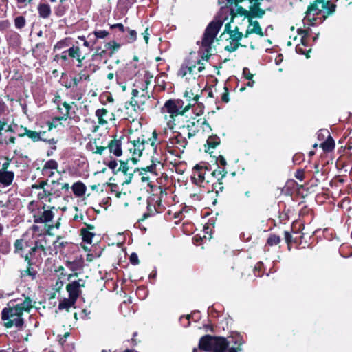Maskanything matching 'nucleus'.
Returning a JSON list of instances; mask_svg holds the SVG:
<instances>
[{
  "label": "nucleus",
  "instance_id": "f257e3e1",
  "mask_svg": "<svg viewBox=\"0 0 352 352\" xmlns=\"http://www.w3.org/2000/svg\"><path fill=\"white\" fill-rule=\"evenodd\" d=\"M157 136L156 130H154L152 132V136L148 139L142 135L136 140L131 141L128 146V151L132 154L131 157L122 160L110 156L109 158L104 160V164L111 170L113 175L111 179L117 182L122 186L131 183L138 168L130 166V163L133 165L138 163V158L142 156V151L146 148V145L150 144L155 151L157 147L156 144Z\"/></svg>",
  "mask_w": 352,
  "mask_h": 352
},
{
  "label": "nucleus",
  "instance_id": "f03ea898",
  "mask_svg": "<svg viewBox=\"0 0 352 352\" xmlns=\"http://www.w3.org/2000/svg\"><path fill=\"white\" fill-rule=\"evenodd\" d=\"M47 240L45 236L38 239L33 234L24 233L14 241V253L22 258L27 256L29 258L41 257L42 254L47 256V252L51 250L50 246L47 247Z\"/></svg>",
  "mask_w": 352,
  "mask_h": 352
},
{
  "label": "nucleus",
  "instance_id": "7ed1b4c3",
  "mask_svg": "<svg viewBox=\"0 0 352 352\" xmlns=\"http://www.w3.org/2000/svg\"><path fill=\"white\" fill-rule=\"evenodd\" d=\"M15 300H11L8 307H4L1 311V320L3 321V326L7 328L15 327L18 330H22L25 326V320L22 314H18L14 305L10 304Z\"/></svg>",
  "mask_w": 352,
  "mask_h": 352
},
{
  "label": "nucleus",
  "instance_id": "20e7f679",
  "mask_svg": "<svg viewBox=\"0 0 352 352\" xmlns=\"http://www.w3.org/2000/svg\"><path fill=\"white\" fill-rule=\"evenodd\" d=\"M212 168L207 162H201L192 168L191 181L192 184L205 187V184L212 182Z\"/></svg>",
  "mask_w": 352,
  "mask_h": 352
},
{
  "label": "nucleus",
  "instance_id": "39448f33",
  "mask_svg": "<svg viewBox=\"0 0 352 352\" xmlns=\"http://www.w3.org/2000/svg\"><path fill=\"white\" fill-rule=\"evenodd\" d=\"M223 21L221 19H214L206 27L201 41L202 46L206 48L208 52L211 50V45L213 43L219 31L222 27Z\"/></svg>",
  "mask_w": 352,
  "mask_h": 352
},
{
  "label": "nucleus",
  "instance_id": "423d86ee",
  "mask_svg": "<svg viewBox=\"0 0 352 352\" xmlns=\"http://www.w3.org/2000/svg\"><path fill=\"white\" fill-rule=\"evenodd\" d=\"M60 61L59 64L62 66H66L70 64L71 60H76L77 62V67L82 66V62L85 58V56L82 55L81 50L78 45H73L67 50H64L60 54Z\"/></svg>",
  "mask_w": 352,
  "mask_h": 352
},
{
  "label": "nucleus",
  "instance_id": "0eeeda50",
  "mask_svg": "<svg viewBox=\"0 0 352 352\" xmlns=\"http://www.w3.org/2000/svg\"><path fill=\"white\" fill-rule=\"evenodd\" d=\"M192 106V104L191 103H186L185 108L179 110L174 99H169L165 102L164 108L166 111L170 114L171 118L170 121L173 122V125L177 126L179 125V117H183L185 113L188 111Z\"/></svg>",
  "mask_w": 352,
  "mask_h": 352
},
{
  "label": "nucleus",
  "instance_id": "6e6552de",
  "mask_svg": "<svg viewBox=\"0 0 352 352\" xmlns=\"http://www.w3.org/2000/svg\"><path fill=\"white\" fill-rule=\"evenodd\" d=\"M204 123H205V118H192L186 120V124H184V121H182L177 126L179 130L184 131L187 130L186 135L188 139H190L199 133Z\"/></svg>",
  "mask_w": 352,
  "mask_h": 352
},
{
  "label": "nucleus",
  "instance_id": "1a4fd4ad",
  "mask_svg": "<svg viewBox=\"0 0 352 352\" xmlns=\"http://www.w3.org/2000/svg\"><path fill=\"white\" fill-rule=\"evenodd\" d=\"M323 1L316 0L308 6L304 21H307L309 26H314L316 24L317 19L315 16L320 14L322 12V8L320 6L322 4Z\"/></svg>",
  "mask_w": 352,
  "mask_h": 352
},
{
  "label": "nucleus",
  "instance_id": "9d476101",
  "mask_svg": "<svg viewBox=\"0 0 352 352\" xmlns=\"http://www.w3.org/2000/svg\"><path fill=\"white\" fill-rule=\"evenodd\" d=\"M24 261L26 263V268L25 270H21L19 271V277L21 280L25 279L27 277L30 278L32 280H35L37 276V271L34 269V260L38 261L42 260L43 256L41 257H30L29 258L28 256H25Z\"/></svg>",
  "mask_w": 352,
  "mask_h": 352
},
{
  "label": "nucleus",
  "instance_id": "9b49d317",
  "mask_svg": "<svg viewBox=\"0 0 352 352\" xmlns=\"http://www.w3.org/2000/svg\"><path fill=\"white\" fill-rule=\"evenodd\" d=\"M124 140L127 141L129 146L131 140L129 141V139L124 135L120 136L119 138H117L116 136H115L113 139L107 142V147H108L110 154H112L116 157L122 156V146Z\"/></svg>",
  "mask_w": 352,
  "mask_h": 352
},
{
  "label": "nucleus",
  "instance_id": "f8f14e48",
  "mask_svg": "<svg viewBox=\"0 0 352 352\" xmlns=\"http://www.w3.org/2000/svg\"><path fill=\"white\" fill-rule=\"evenodd\" d=\"M235 6H236V10L232 8L230 10V22H233L234 18L238 15L244 16L248 19V23H251V19H253L254 18H262L250 6L249 10H247L243 7L238 6V4Z\"/></svg>",
  "mask_w": 352,
  "mask_h": 352
},
{
  "label": "nucleus",
  "instance_id": "ddd939ff",
  "mask_svg": "<svg viewBox=\"0 0 352 352\" xmlns=\"http://www.w3.org/2000/svg\"><path fill=\"white\" fill-rule=\"evenodd\" d=\"M244 0H226L227 6H232L234 4L237 5L240 3H242ZM251 3L250 7L256 12L260 16L263 17L265 14V10L261 8V1L263 0H248Z\"/></svg>",
  "mask_w": 352,
  "mask_h": 352
},
{
  "label": "nucleus",
  "instance_id": "4468645a",
  "mask_svg": "<svg viewBox=\"0 0 352 352\" xmlns=\"http://www.w3.org/2000/svg\"><path fill=\"white\" fill-rule=\"evenodd\" d=\"M35 302L30 296H25L22 302L14 305L16 307L14 309L18 314H22L23 312L30 313L31 309L34 307Z\"/></svg>",
  "mask_w": 352,
  "mask_h": 352
},
{
  "label": "nucleus",
  "instance_id": "2eb2a0df",
  "mask_svg": "<svg viewBox=\"0 0 352 352\" xmlns=\"http://www.w3.org/2000/svg\"><path fill=\"white\" fill-rule=\"evenodd\" d=\"M229 344L230 342L226 338L214 336L211 352H226Z\"/></svg>",
  "mask_w": 352,
  "mask_h": 352
},
{
  "label": "nucleus",
  "instance_id": "dca6fc26",
  "mask_svg": "<svg viewBox=\"0 0 352 352\" xmlns=\"http://www.w3.org/2000/svg\"><path fill=\"white\" fill-rule=\"evenodd\" d=\"M183 131H184L179 130L177 135L170 138L169 140L171 144L176 145L179 150L182 149V151L186 148L188 143L186 137L183 134Z\"/></svg>",
  "mask_w": 352,
  "mask_h": 352
},
{
  "label": "nucleus",
  "instance_id": "f3484780",
  "mask_svg": "<svg viewBox=\"0 0 352 352\" xmlns=\"http://www.w3.org/2000/svg\"><path fill=\"white\" fill-rule=\"evenodd\" d=\"M156 204L155 198L150 197L147 199V207L146 212L144 213L142 217L138 220V221H143L148 217H153L157 214V210H156Z\"/></svg>",
  "mask_w": 352,
  "mask_h": 352
},
{
  "label": "nucleus",
  "instance_id": "a211bd4d",
  "mask_svg": "<svg viewBox=\"0 0 352 352\" xmlns=\"http://www.w3.org/2000/svg\"><path fill=\"white\" fill-rule=\"evenodd\" d=\"M85 228H82L80 230V236L83 242L91 244L95 233L92 232L91 230L95 229V226L92 224L84 223Z\"/></svg>",
  "mask_w": 352,
  "mask_h": 352
},
{
  "label": "nucleus",
  "instance_id": "6ab92c4d",
  "mask_svg": "<svg viewBox=\"0 0 352 352\" xmlns=\"http://www.w3.org/2000/svg\"><path fill=\"white\" fill-rule=\"evenodd\" d=\"M196 67L195 62H192L190 59H186L181 65L178 70L177 75L181 77H184L189 74H193V69Z\"/></svg>",
  "mask_w": 352,
  "mask_h": 352
},
{
  "label": "nucleus",
  "instance_id": "aec40b11",
  "mask_svg": "<svg viewBox=\"0 0 352 352\" xmlns=\"http://www.w3.org/2000/svg\"><path fill=\"white\" fill-rule=\"evenodd\" d=\"M96 116L98 118V122L100 125H104L108 123V120H112L113 113H109V111L104 108L98 109L96 111Z\"/></svg>",
  "mask_w": 352,
  "mask_h": 352
},
{
  "label": "nucleus",
  "instance_id": "412c9836",
  "mask_svg": "<svg viewBox=\"0 0 352 352\" xmlns=\"http://www.w3.org/2000/svg\"><path fill=\"white\" fill-rule=\"evenodd\" d=\"M66 290L68 292L69 296L76 301L82 293L78 282L72 281L68 283L66 285Z\"/></svg>",
  "mask_w": 352,
  "mask_h": 352
},
{
  "label": "nucleus",
  "instance_id": "4be33fe9",
  "mask_svg": "<svg viewBox=\"0 0 352 352\" xmlns=\"http://www.w3.org/2000/svg\"><path fill=\"white\" fill-rule=\"evenodd\" d=\"M14 179V173L13 171H0V187L6 188L10 186L12 184Z\"/></svg>",
  "mask_w": 352,
  "mask_h": 352
},
{
  "label": "nucleus",
  "instance_id": "5701e85b",
  "mask_svg": "<svg viewBox=\"0 0 352 352\" xmlns=\"http://www.w3.org/2000/svg\"><path fill=\"white\" fill-rule=\"evenodd\" d=\"M214 338V336L210 335H206L201 337L199 343V349L206 352H211Z\"/></svg>",
  "mask_w": 352,
  "mask_h": 352
},
{
  "label": "nucleus",
  "instance_id": "b1692460",
  "mask_svg": "<svg viewBox=\"0 0 352 352\" xmlns=\"http://www.w3.org/2000/svg\"><path fill=\"white\" fill-rule=\"evenodd\" d=\"M54 214L51 210H44L41 214L34 215V222L36 223H47L54 218Z\"/></svg>",
  "mask_w": 352,
  "mask_h": 352
},
{
  "label": "nucleus",
  "instance_id": "393cba45",
  "mask_svg": "<svg viewBox=\"0 0 352 352\" xmlns=\"http://www.w3.org/2000/svg\"><path fill=\"white\" fill-rule=\"evenodd\" d=\"M100 139L99 138H95L93 140V144L95 145L96 150L94 149L91 142L87 145V148L90 147L89 149L94 154H97L102 155L104 153V151L108 149V147H107V142H104L102 141L100 144Z\"/></svg>",
  "mask_w": 352,
  "mask_h": 352
},
{
  "label": "nucleus",
  "instance_id": "a878e982",
  "mask_svg": "<svg viewBox=\"0 0 352 352\" xmlns=\"http://www.w3.org/2000/svg\"><path fill=\"white\" fill-rule=\"evenodd\" d=\"M64 236L58 235L56 236V240L53 242L54 250L56 254L58 252L63 253L65 248L69 245V242L65 241L63 239Z\"/></svg>",
  "mask_w": 352,
  "mask_h": 352
},
{
  "label": "nucleus",
  "instance_id": "bb28decb",
  "mask_svg": "<svg viewBox=\"0 0 352 352\" xmlns=\"http://www.w3.org/2000/svg\"><path fill=\"white\" fill-rule=\"evenodd\" d=\"M21 128L24 130V132L23 133H19L18 135L19 137L23 138L24 136H28L34 142H39L41 140L40 133L38 132L32 131L28 129L27 127H23V126H21Z\"/></svg>",
  "mask_w": 352,
  "mask_h": 352
},
{
  "label": "nucleus",
  "instance_id": "cd10ccee",
  "mask_svg": "<svg viewBox=\"0 0 352 352\" xmlns=\"http://www.w3.org/2000/svg\"><path fill=\"white\" fill-rule=\"evenodd\" d=\"M335 141L332 136H329L328 139H325V140L320 144V147L325 153L332 152L335 148Z\"/></svg>",
  "mask_w": 352,
  "mask_h": 352
},
{
  "label": "nucleus",
  "instance_id": "c85d7f7f",
  "mask_svg": "<svg viewBox=\"0 0 352 352\" xmlns=\"http://www.w3.org/2000/svg\"><path fill=\"white\" fill-rule=\"evenodd\" d=\"M72 189L76 197H82L85 194L87 187L84 183L79 181L72 185Z\"/></svg>",
  "mask_w": 352,
  "mask_h": 352
},
{
  "label": "nucleus",
  "instance_id": "c756f323",
  "mask_svg": "<svg viewBox=\"0 0 352 352\" xmlns=\"http://www.w3.org/2000/svg\"><path fill=\"white\" fill-rule=\"evenodd\" d=\"M76 302V300L69 296L68 298H63L59 302L58 309L60 311L66 310L67 311H69L71 307H75Z\"/></svg>",
  "mask_w": 352,
  "mask_h": 352
},
{
  "label": "nucleus",
  "instance_id": "7c9ffc66",
  "mask_svg": "<svg viewBox=\"0 0 352 352\" xmlns=\"http://www.w3.org/2000/svg\"><path fill=\"white\" fill-rule=\"evenodd\" d=\"M320 7L322 8V11L326 13V15L323 16L324 19H326L327 16L335 12L336 5L329 1L324 0Z\"/></svg>",
  "mask_w": 352,
  "mask_h": 352
},
{
  "label": "nucleus",
  "instance_id": "2f4dec72",
  "mask_svg": "<svg viewBox=\"0 0 352 352\" xmlns=\"http://www.w3.org/2000/svg\"><path fill=\"white\" fill-rule=\"evenodd\" d=\"M152 78H153V76H151L149 74V73L147 72L144 74V76L143 78L142 79V80L138 82V83H140L141 85H137V87L140 90H142V91L146 92V94H148V92H147L148 87L151 84V82L152 81Z\"/></svg>",
  "mask_w": 352,
  "mask_h": 352
},
{
  "label": "nucleus",
  "instance_id": "473e14b6",
  "mask_svg": "<svg viewBox=\"0 0 352 352\" xmlns=\"http://www.w3.org/2000/svg\"><path fill=\"white\" fill-rule=\"evenodd\" d=\"M38 12L40 17L47 19L51 15V8L47 3H39L38 6Z\"/></svg>",
  "mask_w": 352,
  "mask_h": 352
},
{
  "label": "nucleus",
  "instance_id": "72a5a7b5",
  "mask_svg": "<svg viewBox=\"0 0 352 352\" xmlns=\"http://www.w3.org/2000/svg\"><path fill=\"white\" fill-rule=\"evenodd\" d=\"M227 171L225 168H219L216 169H212V171L210 174H212V182H219L222 181V179L226 177L227 174Z\"/></svg>",
  "mask_w": 352,
  "mask_h": 352
},
{
  "label": "nucleus",
  "instance_id": "f704fd0d",
  "mask_svg": "<svg viewBox=\"0 0 352 352\" xmlns=\"http://www.w3.org/2000/svg\"><path fill=\"white\" fill-rule=\"evenodd\" d=\"M184 97L186 98L187 103L197 102L200 96L197 93H195L192 89H187L184 94Z\"/></svg>",
  "mask_w": 352,
  "mask_h": 352
},
{
  "label": "nucleus",
  "instance_id": "c9c22d12",
  "mask_svg": "<svg viewBox=\"0 0 352 352\" xmlns=\"http://www.w3.org/2000/svg\"><path fill=\"white\" fill-rule=\"evenodd\" d=\"M221 143V140L219 136L217 135H212L208 137L206 141V145L208 146V149L206 150V152H208L210 148H215L217 146H219Z\"/></svg>",
  "mask_w": 352,
  "mask_h": 352
},
{
  "label": "nucleus",
  "instance_id": "e433bc0d",
  "mask_svg": "<svg viewBox=\"0 0 352 352\" xmlns=\"http://www.w3.org/2000/svg\"><path fill=\"white\" fill-rule=\"evenodd\" d=\"M284 239L287 245V248L290 251L293 245L296 246L298 239L294 238V235L289 231H284Z\"/></svg>",
  "mask_w": 352,
  "mask_h": 352
},
{
  "label": "nucleus",
  "instance_id": "4c0bfd02",
  "mask_svg": "<svg viewBox=\"0 0 352 352\" xmlns=\"http://www.w3.org/2000/svg\"><path fill=\"white\" fill-rule=\"evenodd\" d=\"M92 34L95 36V38L92 41L93 45H94L99 38H104L108 36L109 32L105 30H96L93 32L89 33L88 37H90Z\"/></svg>",
  "mask_w": 352,
  "mask_h": 352
},
{
  "label": "nucleus",
  "instance_id": "58836bf2",
  "mask_svg": "<svg viewBox=\"0 0 352 352\" xmlns=\"http://www.w3.org/2000/svg\"><path fill=\"white\" fill-rule=\"evenodd\" d=\"M137 171H142L146 173V174L149 173L153 175L155 177L158 175L157 173V166L153 160H151V164L146 167L138 168Z\"/></svg>",
  "mask_w": 352,
  "mask_h": 352
},
{
  "label": "nucleus",
  "instance_id": "ea45409f",
  "mask_svg": "<svg viewBox=\"0 0 352 352\" xmlns=\"http://www.w3.org/2000/svg\"><path fill=\"white\" fill-rule=\"evenodd\" d=\"M70 40L71 38L69 37H65L60 41H58L53 47V51L56 52L58 50H60L65 47H68L70 46Z\"/></svg>",
  "mask_w": 352,
  "mask_h": 352
},
{
  "label": "nucleus",
  "instance_id": "a19ab883",
  "mask_svg": "<svg viewBox=\"0 0 352 352\" xmlns=\"http://www.w3.org/2000/svg\"><path fill=\"white\" fill-rule=\"evenodd\" d=\"M230 340L229 341L230 343H232L234 345H236V348H241V346L244 343V340L243 339L242 336L239 333H234L230 337Z\"/></svg>",
  "mask_w": 352,
  "mask_h": 352
},
{
  "label": "nucleus",
  "instance_id": "79ce46f5",
  "mask_svg": "<svg viewBox=\"0 0 352 352\" xmlns=\"http://www.w3.org/2000/svg\"><path fill=\"white\" fill-rule=\"evenodd\" d=\"M10 242L7 239H0V253L3 254H8L10 252Z\"/></svg>",
  "mask_w": 352,
  "mask_h": 352
},
{
  "label": "nucleus",
  "instance_id": "37998d69",
  "mask_svg": "<svg viewBox=\"0 0 352 352\" xmlns=\"http://www.w3.org/2000/svg\"><path fill=\"white\" fill-rule=\"evenodd\" d=\"M104 47L107 50H111L109 54V56L111 57L113 56L115 52L121 47V45L117 43L116 41L113 40L106 43Z\"/></svg>",
  "mask_w": 352,
  "mask_h": 352
},
{
  "label": "nucleus",
  "instance_id": "c03bdc74",
  "mask_svg": "<svg viewBox=\"0 0 352 352\" xmlns=\"http://www.w3.org/2000/svg\"><path fill=\"white\" fill-rule=\"evenodd\" d=\"M296 227V225H294L292 227V230H294V228ZM293 235L294 238H297L298 243H296V247L300 246L302 248H305L307 246L309 245V242L308 240H305V241H301L300 238V231H293Z\"/></svg>",
  "mask_w": 352,
  "mask_h": 352
},
{
  "label": "nucleus",
  "instance_id": "a18cd8bd",
  "mask_svg": "<svg viewBox=\"0 0 352 352\" xmlns=\"http://www.w3.org/2000/svg\"><path fill=\"white\" fill-rule=\"evenodd\" d=\"M280 241L281 239L280 236L274 233H271L267 239L266 245L271 247L277 245L280 243Z\"/></svg>",
  "mask_w": 352,
  "mask_h": 352
},
{
  "label": "nucleus",
  "instance_id": "49530a36",
  "mask_svg": "<svg viewBox=\"0 0 352 352\" xmlns=\"http://www.w3.org/2000/svg\"><path fill=\"white\" fill-rule=\"evenodd\" d=\"M58 166V162L54 160H50L47 162H45L44 164L43 168H42V173L43 175L47 174V170L48 169L50 170H57Z\"/></svg>",
  "mask_w": 352,
  "mask_h": 352
},
{
  "label": "nucleus",
  "instance_id": "de8ad7c7",
  "mask_svg": "<svg viewBox=\"0 0 352 352\" xmlns=\"http://www.w3.org/2000/svg\"><path fill=\"white\" fill-rule=\"evenodd\" d=\"M239 47L245 48L247 46L245 45L241 44L240 42L238 41H230V44L226 45L224 47V50L229 52H235Z\"/></svg>",
  "mask_w": 352,
  "mask_h": 352
},
{
  "label": "nucleus",
  "instance_id": "09e8293b",
  "mask_svg": "<svg viewBox=\"0 0 352 352\" xmlns=\"http://www.w3.org/2000/svg\"><path fill=\"white\" fill-rule=\"evenodd\" d=\"M249 25H253V28L251 29L254 34L261 37L264 36V33L258 21H253V19H251V23H249Z\"/></svg>",
  "mask_w": 352,
  "mask_h": 352
},
{
  "label": "nucleus",
  "instance_id": "8fccbe9b",
  "mask_svg": "<svg viewBox=\"0 0 352 352\" xmlns=\"http://www.w3.org/2000/svg\"><path fill=\"white\" fill-rule=\"evenodd\" d=\"M232 32V33H230L229 34V36H230V38L232 41L239 42L241 40V38L243 37V34L241 32L239 31V28L238 26H236Z\"/></svg>",
  "mask_w": 352,
  "mask_h": 352
},
{
  "label": "nucleus",
  "instance_id": "3c124183",
  "mask_svg": "<svg viewBox=\"0 0 352 352\" xmlns=\"http://www.w3.org/2000/svg\"><path fill=\"white\" fill-rule=\"evenodd\" d=\"M296 52L297 54L305 55L307 58H309L310 57L309 54L311 52V47H305V46L298 44L296 46Z\"/></svg>",
  "mask_w": 352,
  "mask_h": 352
},
{
  "label": "nucleus",
  "instance_id": "603ef678",
  "mask_svg": "<svg viewBox=\"0 0 352 352\" xmlns=\"http://www.w3.org/2000/svg\"><path fill=\"white\" fill-rule=\"evenodd\" d=\"M62 105L65 107V113L61 112L63 116H56V118L55 120H63L65 121V120H67V118H70L69 117V112H70V110L72 109V107L67 102H63Z\"/></svg>",
  "mask_w": 352,
  "mask_h": 352
},
{
  "label": "nucleus",
  "instance_id": "864d4df0",
  "mask_svg": "<svg viewBox=\"0 0 352 352\" xmlns=\"http://www.w3.org/2000/svg\"><path fill=\"white\" fill-rule=\"evenodd\" d=\"M14 26L16 29L21 30L26 25V19L23 16H18L14 19Z\"/></svg>",
  "mask_w": 352,
  "mask_h": 352
},
{
  "label": "nucleus",
  "instance_id": "5fc2aeb1",
  "mask_svg": "<svg viewBox=\"0 0 352 352\" xmlns=\"http://www.w3.org/2000/svg\"><path fill=\"white\" fill-rule=\"evenodd\" d=\"M127 35L126 36V40L128 43H133L137 39V32L134 30H131L129 28H126Z\"/></svg>",
  "mask_w": 352,
  "mask_h": 352
},
{
  "label": "nucleus",
  "instance_id": "6e6d98bb",
  "mask_svg": "<svg viewBox=\"0 0 352 352\" xmlns=\"http://www.w3.org/2000/svg\"><path fill=\"white\" fill-rule=\"evenodd\" d=\"M64 1L65 0H60V3L58 6H56L54 9L55 14L57 16H59V17L62 16L66 13L67 8H66L65 6H64L63 4Z\"/></svg>",
  "mask_w": 352,
  "mask_h": 352
},
{
  "label": "nucleus",
  "instance_id": "4d7b16f0",
  "mask_svg": "<svg viewBox=\"0 0 352 352\" xmlns=\"http://www.w3.org/2000/svg\"><path fill=\"white\" fill-rule=\"evenodd\" d=\"M53 195L54 192H52V190L43 189V190H41V191L37 193L36 197L38 200H43L44 199H46L47 197H50Z\"/></svg>",
  "mask_w": 352,
  "mask_h": 352
},
{
  "label": "nucleus",
  "instance_id": "13d9d810",
  "mask_svg": "<svg viewBox=\"0 0 352 352\" xmlns=\"http://www.w3.org/2000/svg\"><path fill=\"white\" fill-rule=\"evenodd\" d=\"M47 179L38 180L36 183L31 186V188L33 190L35 189L43 190V189H45V186L47 185Z\"/></svg>",
  "mask_w": 352,
  "mask_h": 352
},
{
  "label": "nucleus",
  "instance_id": "bf43d9fd",
  "mask_svg": "<svg viewBox=\"0 0 352 352\" xmlns=\"http://www.w3.org/2000/svg\"><path fill=\"white\" fill-rule=\"evenodd\" d=\"M298 231H300V238L301 241H305V240H309L311 239V235L309 233L305 232V226L302 223L298 224Z\"/></svg>",
  "mask_w": 352,
  "mask_h": 352
},
{
  "label": "nucleus",
  "instance_id": "052dcab7",
  "mask_svg": "<svg viewBox=\"0 0 352 352\" xmlns=\"http://www.w3.org/2000/svg\"><path fill=\"white\" fill-rule=\"evenodd\" d=\"M329 136H331L328 129H322L318 132V139L320 141H324L325 139H328Z\"/></svg>",
  "mask_w": 352,
  "mask_h": 352
},
{
  "label": "nucleus",
  "instance_id": "680f3d73",
  "mask_svg": "<svg viewBox=\"0 0 352 352\" xmlns=\"http://www.w3.org/2000/svg\"><path fill=\"white\" fill-rule=\"evenodd\" d=\"M8 41L14 45H18L20 42V35L15 32H12L9 34Z\"/></svg>",
  "mask_w": 352,
  "mask_h": 352
},
{
  "label": "nucleus",
  "instance_id": "e2e57ef3",
  "mask_svg": "<svg viewBox=\"0 0 352 352\" xmlns=\"http://www.w3.org/2000/svg\"><path fill=\"white\" fill-rule=\"evenodd\" d=\"M136 173H138V175L140 176V180L142 182L147 183L148 186H153L151 184L152 182L150 180V177L146 173L142 171H136Z\"/></svg>",
  "mask_w": 352,
  "mask_h": 352
},
{
  "label": "nucleus",
  "instance_id": "0e129e2a",
  "mask_svg": "<svg viewBox=\"0 0 352 352\" xmlns=\"http://www.w3.org/2000/svg\"><path fill=\"white\" fill-rule=\"evenodd\" d=\"M56 117L52 118V121H47L46 124L48 127V131H52L54 128H56L59 124H61L60 121L62 120H55Z\"/></svg>",
  "mask_w": 352,
  "mask_h": 352
},
{
  "label": "nucleus",
  "instance_id": "69168bd1",
  "mask_svg": "<svg viewBox=\"0 0 352 352\" xmlns=\"http://www.w3.org/2000/svg\"><path fill=\"white\" fill-rule=\"evenodd\" d=\"M212 191L214 190L217 194H218L219 192H222L223 190V183L221 181L219 182H212Z\"/></svg>",
  "mask_w": 352,
  "mask_h": 352
},
{
  "label": "nucleus",
  "instance_id": "338daca9",
  "mask_svg": "<svg viewBox=\"0 0 352 352\" xmlns=\"http://www.w3.org/2000/svg\"><path fill=\"white\" fill-rule=\"evenodd\" d=\"M215 163H216L217 167L219 168V167H221V168H225L226 166L227 165V162H226V159L224 158V157L222 155H219L216 158Z\"/></svg>",
  "mask_w": 352,
  "mask_h": 352
},
{
  "label": "nucleus",
  "instance_id": "774afa93",
  "mask_svg": "<svg viewBox=\"0 0 352 352\" xmlns=\"http://www.w3.org/2000/svg\"><path fill=\"white\" fill-rule=\"evenodd\" d=\"M327 179V175L324 173H320L318 170L316 172L314 179H311L313 182L314 179L316 182L320 183L321 181H324Z\"/></svg>",
  "mask_w": 352,
  "mask_h": 352
}]
</instances>
